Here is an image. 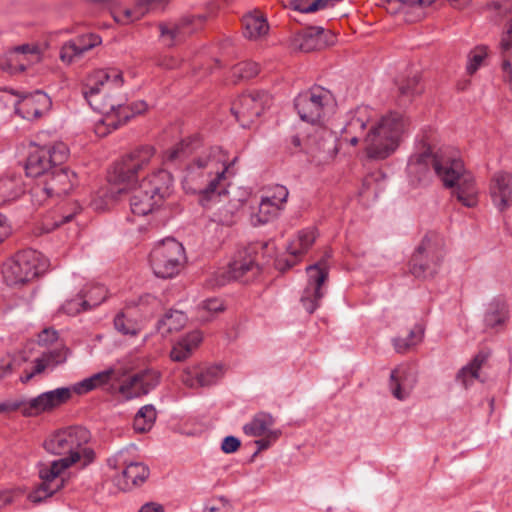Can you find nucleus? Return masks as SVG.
Returning a JSON list of instances; mask_svg holds the SVG:
<instances>
[{
    "instance_id": "6ab92c4d",
    "label": "nucleus",
    "mask_w": 512,
    "mask_h": 512,
    "mask_svg": "<svg viewBox=\"0 0 512 512\" xmlns=\"http://www.w3.org/2000/svg\"><path fill=\"white\" fill-rule=\"evenodd\" d=\"M258 270L252 256L246 252H240L229 263L227 269L218 270L214 275H216V284L223 286L231 280H242L250 272L254 275Z\"/></svg>"
},
{
    "instance_id": "1a4fd4ad",
    "label": "nucleus",
    "mask_w": 512,
    "mask_h": 512,
    "mask_svg": "<svg viewBox=\"0 0 512 512\" xmlns=\"http://www.w3.org/2000/svg\"><path fill=\"white\" fill-rule=\"evenodd\" d=\"M184 261V247L174 238L160 241L150 253V265L158 278L168 279L176 276Z\"/></svg>"
},
{
    "instance_id": "ea45409f",
    "label": "nucleus",
    "mask_w": 512,
    "mask_h": 512,
    "mask_svg": "<svg viewBox=\"0 0 512 512\" xmlns=\"http://www.w3.org/2000/svg\"><path fill=\"white\" fill-rule=\"evenodd\" d=\"M422 91L419 87V79L417 76L406 79L398 85L399 106H406L411 102L414 95L419 94Z\"/></svg>"
},
{
    "instance_id": "b1692460",
    "label": "nucleus",
    "mask_w": 512,
    "mask_h": 512,
    "mask_svg": "<svg viewBox=\"0 0 512 512\" xmlns=\"http://www.w3.org/2000/svg\"><path fill=\"white\" fill-rule=\"evenodd\" d=\"M416 377L411 368L400 366L394 369L390 374V391L398 400H405L409 397L414 385Z\"/></svg>"
},
{
    "instance_id": "5fc2aeb1",
    "label": "nucleus",
    "mask_w": 512,
    "mask_h": 512,
    "mask_svg": "<svg viewBox=\"0 0 512 512\" xmlns=\"http://www.w3.org/2000/svg\"><path fill=\"white\" fill-rule=\"evenodd\" d=\"M393 344L397 352L404 353L411 346L415 345L416 341L408 340V338H395Z\"/></svg>"
},
{
    "instance_id": "7ed1b4c3",
    "label": "nucleus",
    "mask_w": 512,
    "mask_h": 512,
    "mask_svg": "<svg viewBox=\"0 0 512 512\" xmlns=\"http://www.w3.org/2000/svg\"><path fill=\"white\" fill-rule=\"evenodd\" d=\"M431 169L446 188L452 189V195L463 206L473 208L478 204V187L462 160L435 152L428 136H423L409 158L407 173L413 183H420L428 177Z\"/></svg>"
},
{
    "instance_id": "774afa93",
    "label": "nucleus",
    "mask_w": 512,
    "mask_h": 512,
    "mask_svg": "<svg viewBox=\"0 0 512 512\" xmlns=\"http://www.w3.org/2000/svg\"><path fill=\"white\" fill-rule=\"evenodd\" d=\"M502 70L504 74L510 75V83H512V66L508 60L503 61Z\"/></svg>"
},
{
    "instance_id": "a18cd8bd",
    "label": "nucleus",
    "mask_w": 512,
    "mask_h": 512,
    "mask_svg": "<svg viewBox=\"0 0 512 512\" xmlns=\"http://www.w3.org/2000/svg\"><path fill=\"white\" fill-rule=\"evenodd\" d=\"M259 72L257 63L241 62L233 67L232 73L236 80H247L255 77Z\"/></svg>"
},
{
    "instance_id": "f8f14e48",
    "label": "nucleus",
    "mask_w": 512,
    "mask_h": 512,
    "mask_svg": "<svg viewBox=\"0 0 512 512\" xmlns=\"http://www.w3.org/2000/svg\"><path fill=\"white\" fill-rule=\"evenodd\" d=\"M65 390H50L31 399H9L0 403V413L20 411L24 416H36L55 409V405L63 401Z\"/></svg>"
},
{
    "instance_id": "de8ad7c7",
    "label": "nucleus",
    "mask_w": 512,
    "mask_h": 512,
    "mask_svg": "<svg viewBox=\"0 0 512 512\" xmlns=\"http://www.w3.org/2000/svg\"><path fill=\"white\" fill-rule=\"evenodd\" d=\"M486 56L487 48L485 46H478L472 50L468 55V63L466 67L468 74H474L479 69Z\"/></svg>"
},
{
    "instance_id": "20e7f679",
    "label": "nucleus",
    "mask_w": 512,
    "mask_h": 512,
    "mask_svg": "<svg viewBox=\"0 0 512 512\" xmlns=\"http://www.w3.org/2000/svg\"><path fill=\"white\" fill-rule=\"evenodd\" d=\"M123 84L122 72L116 68L98 69L90 73L83 84L82 94L90 107L103 114L117 111V121L107 123L113 129L126 123L131 117L141 114L147 109L144 101H137L124 106L123 99L107 96V93L118 89Z\"/></svg>"
},
{
    "instance_id": "a19ab883",
    "label": "nucleus",
    "mask_w": 512,
    "mask_h": 512,
    "mask_svg": "<svg viewBox=\"0 0 512 512\" xmlns=\"http://www.w3.org/2000/svg\"><path fill=\"white\" fill-rule=\"evenodd\" d=\"M239 206L240 204L238 201L224 204L214 213V221L225 226L233 225L237 221V212Z\"/></svg>"
},
{
    "instance_id": "49530a36",
    "label": "nucleus",
    "mask_w": 512,
    "mask_h": 512,
    "mask_svg": "<svg viewBox=\"0 0 512 512\" xmlns=\"http://www.w3.org/2000/svg\"><path fill=\"white\" fill-rule=\"evenodd\" d=\"M89 308H93L101 304L107 298V289L100 284H96L90 287L89 290L83 294Z\"/></svg>"
},
{
    "instance_id": "393cba45",
    "label": "nucleus",
    "mask_w": 512,
    "mask_h": 512,
    "mask_svg": "<svg viewBox=\"0 0 512 512\" xmlns=\"http://www.w3.org/2000/svg\"><path fill=\"white\" fill-rule=\"evenodd\" d=\"M101 44V38L96 34H87L78 37L75 40L65 43L60 52V58L64 62L71 63L75 59L81 58L85 52Z\"/></svg>"
},
{
    "instance_id": "603ef678",
    "label": "nucleus",
    "mask_w": 512,
    "mask_h": 512,
    "mask_svg": "<svg viewBox=\"0 0 512 512\" xmlns=\"http://www.w3.org/2000/svg\"><path fill=\"white\" fill-rule=\"evenodd\" d=\"M241 445L240 440L235 436H226L221 444V450L226 454L236 452Z\"/></svg>"
},
{
    "instance_id": "aec40b11",
    "label": "nucleus",
    "mask_w": 512,
    "mask_h": 512,
    "mask_svg": "<svg viewBox=\"0 0 512 512\" xmlns=\"http://www.w3.org/2000/svg\"><path fill=\"white\" fill-rule=\"evenodd\" d=\"M223 368L220 365L195 366L186 368L182 375V383L192 389L209 387L216 384L223 377Z\"/></svg>"
},
{
    "instance_id": "f704fd0d",
    "label": "nucleus",
    "mask_w": 512,
    "mask_h": 512,
    "mask_svg": "<svg viewBox=\"0 0 512 512\" xmlns=\"http://www.w3.org/2000/svg\"><path fill=\"white\" fill-rule=\"evenodd\" d=\"M199 146V139L197 136L189 137L182 140L174 147L166 152L165 159L169 162L182 161Z\"/></svg>"
},
{
    "instance_id": "6e6552de",
    "label": "nucleus",
    "mask_w": 512,
    "mask_h": 512,
    "mask_svg": "<svg viewBox=\"0 0 512 512\" xmlns=\"http://www.w3.org/2000/svg\"><path fill=\"white\" fill-rule=\"evenodd\" d=\"M48 260L38 251L28 249L16 253L3 266V277L8 285L29 282L44 273Z\"/></svg>"
},
{
    "instance_id": "338daca9",
    "label": "nucleus",
    "mask_w": 512,
    "mask_h": 512,
    "mask_svg": "<svg viewBox=\"0 0 512 512\" xmlns=\"http://www.w3.org/2000/svg\"><path fill=\"white\" fill-rule=\"evenodd\" d=\"M41 372H36V360H34V366L31 371H27L25 375L21 376V381L23 383L29 382L35 375L40 374Z\"/></svg>"
},
{
    "instance_id": "a211bd4d",
    "label": "nucleus",
    "mask_w": 512,
    "mask_h": 512,
    "mask_svg": "<svg viewBox=\"0 0 512 512\" xmlns=\"http://www.w3.org/2000/svg\"><path fill=\"white\" fill-rule=\"evenodd\" d=\"M205 17L187 16L176 23H163L159 25L161 36L172 46L183 41L188 35L192 34L204 23Z\"/></svg>"
},
{
    "instance_id": "5701e85b",
    "label": "nucleus",
    "mask_w": 512,
    "mask_h": 512,
    "mask_svg": "<svg viewBox=\"0 0 512 512\" xmlns=\"http://www.w3.org/2000/svg\"><path fill=\"white\" fill-rule=\"evenodd\" d=\"M120 376L121 374L116 373L114 369H108L102 372H98L88 378H85L82 381L75 383L71 387L56 388L55 390H65L66 396H64L63 401L55 405V408L66 403L72 397L73 393H76L78 395L88 393L95 389L96 387L108 383L109 380L112 378L119 379Z\"/></svg>"
},
{
    "instance_id": "69168bd1",
    "label": "nucleus",
    "mask_w": 512,
    "mask_h": 512,
    "mask_svg": "<svg viewBox=\"0 0 512 512\" xmlns=\"http://www.w3.org/2000/svg\"><path fill=\"white\" fill-rule=\"evenodd\" d=\"M75 214H76V210H74L73 212H70V213L62 215L59 220L55 221V226H60V225H63L65 223H67V222H70L73 219V217L75 216Z\"/></svg>"
},
{
    "instance_id": "4c0bfd02",
    "label": "nucleus",
    "mask_w": 512,
    "mask_h": 512,
    "mask_svg": "<svg viewBox=\"0 0 512 512\" xmlns=\"http://www.w3.org/2000/svg\"><path fill=\"white\" fill-rule=\"evenodd\" d=\"M225 310L224 301L220 298H208L203 300L198 306V320L202 322H207L212 319V317L220 312Z\"/></svg>"
},
{
    "instance_id": "4468645a",
    "label": "nucleus",
    "mask_w": 512,
    "mask_h": 512,
    "mask_svg": "<svg viewBox=\"0 0 512 512\" xmlns=\"http://www.w3.org/2000/svg\"><path fill=\"white\" fill-rule=\"evenodd\" d=\"M308 283L302 293L301 303L305 310L312 314L318 307L325 291L323 285L328 278V265L326 258L306 268Z\"/></svg>"
},
{
    "instance_id": "dca6fc26",
    "label": "nucleus",
    "mask_w": 512,
    "mask_h": 512,
    "mask_svg": "<svg viewBox=\"0 0 512 512\" xmlns=\"http://www.w3.org/2000/svg\"><path fill=\"white\" fill-rule=\"evenodd\" d=\"M75 173L65 167L56 166L46 176L42 186L34 189L36 195L40 193L47 197H60L67 194L73 187Z\"/></svg>"
},
{
    "instance_id": "ddd939ff",
    "label": "nucleus",
    "mask_w": 512,
    "mask_h": 512,
    "mask_svg": "<svg viewBox=\"0 0 512 512\" xmlns=\"http://www.w3.org/2000/svg\"><path fill=\"white\" fill-rule=\"evenodd\" d=\"M271 102V96L265 91L243 94L232 102L231 112L241 127L248 128Z\"/></svg>"
},
{
    "instance_id": "72a5a7b5",
    "label": "nucleus",
    "mask_w": 512,
    "mask_h": 512,
    "mask_svg": "<svg viewBox=\"0 0 512 512\" xmlns=\"http://www.w3.org/2000/svg\"><path fill=\"white\" fill-rule=\"evenodd\" d=\"M188 318L186 314L179 310L168 311L157 323L158 330L164 335L174 331H179L184 327Z\"/></svg>"
},
{
    "instance_id": "680f3d73",
    "label": "nucleus",
    "mask_w": 512,
    "mask_h": 512,
    "mask_svg": "<svg viewBox=\"0 0 512 512\" xmlns=\"http://www.w3.org/2000/svg\"><path fill=\"white\" fill-rule=\"evenodd\" d=\"M424 329L421 325H416L410 332L409 335L406 337L408 340L419 342L422 338Z\"/></svg>"
},
{
    "instance_id": "2eb2a0df",
    "label": "nucleus",
    "mask_w": 512,
    "mask_h": 512,
    "mask_svg": "<svg viewBox=\"0 0 512 512\" xmlns=\"http://www.w3.org/2000/svg\"><path fill=\"white\" fill-rule=\"evenodd\" d=\"M51 104L50 97L41 90L32 93H20L18 99L13 101L15 113L27 120L40 118L50 109Z\"/></svg>"
},
{
    "instance_id": "9d476101",
    "label": "nucleus",
    "mask_w": 512,
    "mask_h": 512,
    "mask_svg": "<svg viewBox=\"0 0 512 512\" xmlns=\"http://www.w3.org/2000/svg\"><path fill=\"white\" fill-rule=\"evenodd\" d=\"M443 241L436 234H427L410 260V272L415 277L433 276L443 260Z\"/></svg>"
},
{
    "instance_id": "c85d7f7f",
    "label": "nucleus",
    "mask_w": 512,
    "mask_h": 512,
    "mask_svg": "<svg viewBox=\"0 0 512 512\" xmlns=\"http://www.w3.org/2000/svg\"><path fill=\"white\" fill-rule=\"evenodd\" d=\"M325 37V30L322 27H310L299 33L294 42L301 51L310 52L323 48L326 45Z\"/></svg>"
},
{
    "instance_id": "c9c22d12",
    "label": "nucleus",
    "mask_w": 512,
    "mask_h": 512,
    "mask_svg": "<svg viewBox=\"0 0 512 512\" xmlns=\"http://www.w3.org/2000/svg\"><path fill=\"white\" fill-rule=\"evenodd\" d=\"M281 211L277 204L262 197L258 211L251 216V222L254 226L266 224L277 218Z\"/></svg>"
},
{
    "instance_id": "f3484780",
    "label": "nucleus",
    "mask_w": 512,
    "mask_h": 512,
    "mask_svg": "<svg viewBox=\"0 0 512 512\" xmlns=\"http://www.w3.org/2000/svg\"><path fill=\"white\" fill-rule=\"evenodd\" d=\"M160 380V374L154 369L141 370L127 380L119 388L120 393L127 399H132L149 393Z\"/></svg>"
},
{
    "instance_id": "13d9d810",
    "label": "nucleus",
    "mask_w": 512,
    "mask_h": 512,
    "mask_svg": "<svg viewBox=\"0 0 512 512\" xmlns=\"http://www.w3.org/2000/svg\"><path fill=\"white\" fill-rule=\"evenodd\" d=\"M313 0H291V6L302 13H312L313 11L306 10L312 4Z\"/></svg>"
},
{
    "instance_id": "e2e57ef3",
    "label": "nucleus",
    "mask_w": 512,
    "mask_h": 512,
    "mask_svg": "<svg viewBox=\"0 0 512 512\" xmlns=\"http://www.w3.org/2000/svg\"><path fill=\"white\" fill-rule=\"evenodd\" d=\"M11 365V360L0 357V379L10 373Z\"/></svg>"
},
{
    "instance_id": "0e129e2a",
    "label": "nucleus",
    "mask_w": 512,
    "mask_h": 512,
    "mask_svg": "<svg viewBox=\"0 0 512 512\" xmlns=\"http://www.w3.org/2000/svg\"><path fill=\"white\" fill-rule=\"evenodd\" d=\"M209 510L210 512H231L229 503L223 499L219 501L218 505L211 506Z\"/></svg>"
},
{
    "instance_id": "423d86ee",
    "label": "nucleus",
    "mask_w": 512,
    "mask_h": 512,
    "mask_svg": "<svg viewBox=\"0 0 512 512\" xmlns=\"http://www.w3.org/2000/svg\"><path fill=\"white\" fill-rule=\"evenodd\" d=\"M90 440V431L82 426H70L49 436L44 442L45 450L61 458L50 462L46 471L55 476L77 463L82 468L90 465L95 460V452L88 445Z\"/></svg>"
},
{
    "instance_id": "bf43d9fd",
    "label": "nucleus",
    "mask_w": 512,
    "mask_h": 512,
    "mask_svg": "<svg viewBox=\"0 0 512 512\" xmlns=\"http://www.w3.org/2000/svg\"><path fill=\"white\" fill-rule=\"evenodd\" d=\"M11 232V227L7 222V218L0 214V243L8 237Z\"/></svg>"
},
{
    "instance_id": "4be33fe9",
    "label": "nucleus",
    "mask_w": 512,
    "mask_h": 512,
    "mask_svg": "<svg viewBox=\"0 0 512 512\" xmlns=\"http://www.w3.org/2000/svg\"><path fill=\"white\" fill-rule=\"evenodd\" d=\"M490 196L499 211H504L512 205V174L497 172L490 183Z\"/></svg>"
},
{
    "instance_id": "f03ea898",
    "label": "nucleus",
    "mask_w": 512,
    "mask_h": 512,
    "mask_svg": "<svg viewBox=\"0 0 512 512\" xmlns=\"http://www.w3.org/2000/svg\"><path fill=\"white\" fill-rule=\"evenodd\" d=\"M155 155L152 146H140L117 162L114 166L115 181L132 189L130 208L134 215L145 216L162 205L171 193L172 175L164 169L154 170L137 185L139 175Z\"/></svg>"
},
{
    "instance_id": "c756f323",
    "label": "nucleus",
    "mask_w": 512,
    "mask_h": 512,
    "mask_svg": "<svg viewBox=\"0 0 512 512\" xmlns=\"http://www.w3.org/2000/svg\"><path fill=\"white\" fill-rule=\"evenodd\" d=\"M488 357L489 353L480 351L467 365L458 371L456 380L465 388H468L473 384L474 380L479 378V371L487 361Z\"/></svg>"
},
{
    "instance_id": "4d7b16f0",
    "label": "nucleus",
    "mask_w": 512,
    "mask_h": 512,
    "mask_svg": "<svg viewBox=\"0 0 512 512\" xmlns=\"http://www.w3.org/2000/svg\"><path fill=\"white\" fill-rule=\"evenodd\" d=\"M18 95H20V92L5 89L0 96V101L4 102L5 105H13V101L18 99Z\"/></svg>"
},
{
    "instance_id": "58836bf2",
    "label": "nucleus",
    "mask_w": 512,
    "mask_h": 512,
    "mask_svg": "<svg viewBox=\"0 0 512 512\" xmlns=\"http://www.w3.org/2000/svg\"><path fill=\"white\" fill-rule=\"evenodd\" d=\"M156 420V410L153 405H145L139 409L134 417V429L137 432L149 431Z\"/></svg>"
},
{
    "instance_id": "864d4df0",
    "label": "nucleus",
    "mask_w": 512,
    "mask_h": 512,
    "mask_svg": "<svg viewBox=\"0 0 512 512\" xmlns=\"http://www.w3.org/2000/svg\"><path fill=\"white\" fill-rule=\"evenodd\" d=\"M58 338V332L53 328H45L38 335V342L41 345H48L55 342Z\"/></svg>"
},
{
    "instance_id": "9b49d317",
    "label": "nucleus",
    "mask_w": 512,
    "mask_h": 512,
    "mask_svg": "<svg viewBox=\"0 0 512 512\" xmlns=\"http://www.w3.org/2000/svg\"><path fill=\"white\" fill-rule=\"evenodd\" d=\"M69 149L63 142L47 146H34L29 152L25 170L27 176H46L54 167L62 165L68 158Z\"/></svg>"
},
{
    "instance_id": "473e14b6",
    "label": "nucleus",
    "mask_w": 512,
    "mask_h": 512,
    "mask_svg": "<svg viewBox=\"0 0 512 512\" xmlns=\"http://www.w3.org/2000/svg\"><path fill=\"white\" fill-rule=\"evenodd\" d=\"M508 316V310L505 302L501 299H494L488 305L484 316L486 327L495 328L502 325Z\"/></svg>"
},
{
    "instance_id": "37998d69",
    "label": "nucleus",
    "mask_w": 512,
    "mask_h": 512,
    "mask_svg": "<svg viewBox=\"0 0 512 512\" xmlns=\"http://www.w3.org/2000/svg\"><path fill=\"white\" fill-rule=\"evenodd\" d=\"M20 57L21 56H19L17 51L14 49L10 50L6 54V57L0 60V68L9 74H16L25 71L27 69V64H19Z\"/></svg>"
},
{
    "instance_id": "412c9836",
    "label": "nucleus",
    "mask_w": 512,
    "mask_h": 512,
    "mask_svg": "<svg viewBox=\"0 0 512 512\" xmlns=\"http://www.w3.org/2000/svg\"><path fill=\"white\" fill-rule=\"evenodd\" d=\"M317 238V230L314 227L305 228L298 232L297 238L291 241L287 247L291 259L279 258L276 266L285 271L297 263V257L306 253Z\"/></svg>"
},
{
    "instance_id": "2f4dec72",
    "label": "nucleus",
    "mask_w": 512,
    "mask_h": 512,
    "mask_svg": "<svg viewBox=\"0 0 512 512\" xmlns=\"http://www.w3.org/2000/svg\"><path fill=\"white\" fill-rule=\"evenodd\" d=\"M244 35L249 39H258L267 34L269 25L263 15L251 13L243 18Z\"/></svg>"
},
{
    "instance_id": "e433bc0d",
    "label": "nucleus",
    "mask_w": 512,
    "mask_h": 512,
    "mask_svg": "<svg viewBox=\"0 0 512 512\" xmlns=\"http://www.w3.org/2000/svg\"><path fill=\"white\" fill-rule=\"evenodd\" d=\"M68 349L62 347L54 349L49 352L43 353L40 357L36 358V372H43L47 368H54L58 364L66 361Z\"/></svg>"
},
{
    "instance_id": "c03bdc74",
    "label": "nucleus",
    "mask_w": 512,
    "mask_h": 512,
    "mask_svg": "<svg viewBox=\"0 0 512 512\" xmlns=\"http://www.w3.org/2000/svg\"><path fill=\"white\" fill-rule=\"evenodd\" d=\"M114 327L123 335L135 336L140 331L138 323L130 318H127L123 312H120L115 316Z\"/></svg>"
},
{
    "instance_id": "f257e3e1",
    "label": "nucleus",
    "mask_w": 512,
    "mask_h": 512,
    "mask_svg": "<svg viewBox=\"0 0 512 512\" xmlns=\"http://www.w3.org/2000/svg\"><path fill=\"white\" fill-rule=\"evenodd\" d=\"M375 116V111L368 106L350 111L339 138L336 132L319 127L312 138L313 146L309 152L312 160L318 165L328 163L343 143L355 146L361 140L369 158L382 160L389 157L399 146L410 121L403 113L396 111L382 116L379 121H375Z\"/></svg>"
},
{
    "instance_id": "3c124183",
    "label": "nucleus",
    "mask_w": 512,
    "mask_h": 512,
    "mask_svg": "<svg viewBox=\"0 0 512 512\" xmlns=\"http://www.w3.org/2000/svg\"><path fill=\"white\" fill-rule=\"evenodd\" d=\"M18 52L19 56L26 57L27 62H36L39 60L38 48L34 45L23 44L13 48Z\"/></svg>"
},
{
    "instance_id": "8fccbe9b",
    "label": "nucleus",
    "mask_w": 512,
    "mask_h": 512,
    "mask_svg": "<svg viewBox=\"0 0 512 512\" xmlns=\"http://www.w3.org/2000/svg\"><path fill=\"white\" fill-rule=\"evenodd\" d=\"M288 196H289L288 189L283 185L277 184V185H274L273 187H271L268 190L267 195L264 196L263 198L269 199L270 202L277 204V206H279V208L281 210H283L284 205L287 202Z\"/></svg>"
},
{
    "instance_id": "39448f33",
    "label": "nucleus",
    "mask_w": 512,
    "mask_h": 512,
    "mask_svg": "<svg viewBox=\"0 0 512 512\" xmlns=\"http://www.w3.org/2000/svg\"><path fill=\"white\" fill-rule=\"evenodd\" d=\"M237 160L238 157H235L227 164L222 150L219 147H210L187 167L183 181L184 188L199 194L200 203L206 206L207 202L226 192L221 187V183Z\"/></svg>"
},
{
    "instance_id": "09e8293b",
    "label": "nucleus",
    "mask_w": 512,
    "mask_h": 512,
    "mask_svg": "<svg viewBox=\"0 0 512 512\" xmlns=\"http://www.w3.org/2000/svg\"><path fill=\"white\" fill-rule=\"evenodd\" d=\"M89 304L87 303L84 295L79 294L75 298L67 300L62 305V310L68 315H76L82 311L89 310Z\"/></svg>"
},
{
    "instance_id": "052dcab7",
    "label": "nucleus",
    "mask_w": 512,
    "mask_h": 512,
    "mask_svg": "<svg viewBox=\"0 0 512 512\" xmlns=\"http://www.w3.org/2000/svg\"><path fill=\"white\" fill-rule=\"evenodd\" d=\"M138 512H164V508L159 503L148 502L144 504Z\"/></svg>"
},
{
    "instance_id": "79ce46f5",
    "label": "nucleus",
    "mask_w": 512,
    "mask_h": 512,
    "mask_svg": "<svg viewBox=\"0 0 512 512\" xmlns=\"http://www.w3.org/2000/svg\"><path fill=\"white\" fill-rule=\"evenodd\" d=\"M21 192V187L14 179H0V204L16 199Z\"/></svg>"
},
{
    "instance_id": "0eeeda50",
    "label": "nucleus",
    "mask_w": 512,
    "mask_h": 512,
    "mask_svg": "<svg viewBox=\"0 0 512 512\" xmlns=\"http://www.w3.org/2000/svg\"><path fill=\"white\" fill-rule=\"evenodd\" d=\"M294 106L301 120L321 124L334 111L336 99L330 90L315 85L299 93L294 100Z\"/></svg>"
},
{
    "instance_id": "bb28decb",
    "label": "nucleus",
    "mask_w": 512,
    "mask_h": 512,
    "mask_svg": "<svg viewBox=\"0 0 512 512\" xmlns=\"http://www.w3.org/2000/svg\"><path fill=\"white\" fill-rule=\"evenodd\" d=\"M149 476V468L141 462H131L120 475L115 478L117 486L123 490H131L143 484Z\"/></svg>"
},
{
    "instance_id": "6e6d98bb",
    "label": "nucleus",
    "mask_w": 512,
    "mask_h": 512,
    "mask_svg": "<svg viewBox=\"0 0 512 512\" xmlns=\"http://www.w3.org/2000/svg\"><path fill=\"white\" fill-rule=\"evenodd\" d=\"M500 47L503 52L510 50L512 47V20L509 22L507 30L502 36Z\"/></svg>"
},
{
    "instance_id": "a878e982",
    "label": "nucleus",
    "mask_w": 512,
    "mask_h": 512,
    "mask_svg": "<svg viewBox=\"0 0 512 512\" xmlns=\"http://www.w3.org/2000/svg\"><path fill=\"white\" fill-rule=\"evenodd\" d=\"M48 464H43L39 468V476L42 480L40 486L32 491L28 498L33 503H40L44 499L52 496L64 485V479L61 475H50L46 470L49 469Z\"/></svg>"
},
{
    "instance_id": "cd10ccee",
    "label": "nucleus",
    "mask_w": 512,
    "mask_h": 512,
    "mask_svg": "<svg viewBox=\"0 0 512 512\" xmlns=\"http://www.w3.org/2000/svg\"><path fill=\"white\" fill-rule=\"evenodd\" d=\"M274 423L275 420L271 414L259 412L253 416L250 422L243 426V431L246 435L252 437L266 436L276 439L279 433L272 429Z\"/></svg>"
},
{
    "instance_id": "7c9ffc66",
    "label": "nucleus",
    "mask_w": 512,
    "mask_h": 512,
    "mask_svg": "<svg viewBox=\"0 0 512 512\" xmlns=\"http://www.w3.org/2000/svg\"><path fill=\"white\" fill-rule=\"evenodd\" d=\"M202 334L199 331H193L175 344L170 352L173 361L181 362L187 359L192 351L201 343Z\"/></svg>"
}]
</instances>
